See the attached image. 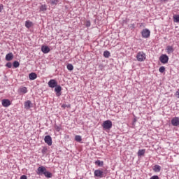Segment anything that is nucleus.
I'll return each instance as SVG.
<instances>
[{
  "instance_id": "bb28decb",
  "label": "nucleus",
  "mask_w": 179,
  "mask_h": 179,
  "mask_svg": "<svg viewBox=\"0 0 179 179\" xmlns=\"http://www.w3.org/2000/svg\"><path fill=\"white\" fill-rule=\"evenodd\" d=\"M68 71H73V65L72 64H67Z\"/></svg>"
},
{
  "instance_id": "2eb2a0df",
  "label": "nucleus",
  "mask_w": 179,
  "mask_h": 179,
  "mask_svg": "<svg viewBox=\"0 0 179 179\" xmlns=\"http://www.w3.org/2000/svg\"><path fill=\"white\" fill-rule=\"evenodd\" d=\"M166 52H167V54H171V53L174 52V47H173L171 45H168L166 47Z\"/></svg>"
},
{
  "instance_id": "c756f323",
  "label": "nucleus",
  "mask_w": 179,
  "mask_h": 179,
  "mask_svg": "<svg viewBox=\"0 0 179 179\" xmlns=\"http://www.w3.org/2000/svg\"><path fill=\"white\" fill-rule=\"evenodd\" d=\"M50 2L52 5H57V3H58V0H51Z\"/></svg>"
},
{
  "instance_id": "c85d7f7f",
  "label": "nucleus",
  "mask_w": 179,
  "mask_h": 179,
  "mask_svg": "<svg viewBox=\"0 0 179 179\" xmlns=\"http://www.w3.org/2000/svg\"><path fill=\"white\" fill-rule=\"evenodd\" d=\"M47 147H43L42 150H41V152L43 153V155H45V153H47Z\"/></svg>"
},
{
  "instance_id": "f8f14e48",
  "label": "nucleus",
  "mask_w": 179,
  "mask_h": 179,
  "mask_svg": "<svg viewBox=\"0 0 179 179\" xmlns=\"http://www.w3.org/2000/svg\"><path fill=\"white\" fill-rule=\"evenodd\" d=\"M171 124L173 125V127H178L179 125V118L178 117H174L171 120Z\"/></svg>"
},
{
  "instance_id": "ddd939ff",
  "label": "nucleus",
  "mask_w": 179,
  "mask_h": 179,
  "mask_svg": "<svg viewBox=\"0 0 179 179\" xmlns=\"http://www.w3.org/2000/svg\"><path fill=\"white\" fill-rule=\"evenodd\" d=\"M31 105H32L31 101L28 100L24 102V108H26V110H30Z\"/></svg>"
},
{
  "instance_id": "c9c22d12",
  "label": "nucleus",
  "mask_w": 179,
  "mask_h": 179,
  "mask_svg": "<svg viewBox=\"0 0 179 179\" xmlns=\"http://www.w3.org/2000/svg\"><path fill=\"white\" fill-rule=\"evenodd\" d=\"M176 97H178V99H179V89H178V90L176 92Z\"/></svg>"
},
{
  "instance_id": "f704fd0d",
  "label": "nucleus",
  "mask_w": 179,
  "mask_h": 179,
  "mask_svg": "<svg viewBox=\"0 0 179 179\" xmlns=\"http://www.w3.org/2000/svg\"><path fill=\"white\" fill-rule=\"evenodd\" d=\"M20 179H27V176H26V175H22V176L20 177Z\"/></svg>"
},
{
  "instance_id": "6e6552de",
  "label": "nucleus",
  "mask_w": 179,
  "mask_h": 179,
  "mask_svg": "<svg viewBox=\"0 0 179 179\" xmlns=\"http://www.w3.org/2000/svg\"><path fill=\"white\" fill-rule=\"evenodd\" d=\"M48 85L49 87L54 89V87H55L58 85V83H57V80L52 79L48 82Z\"/></svg>"
},
{
  "instance_id": "7c9ffc66",
  "label": "nucleus",
  "mask_w": 179,
  "mask_h": 179,
  "mask_svg": "<svg viewBox=\"0 0 179 179\" xmlns=\"http://www.w3.org/2000/svg\"><path fill=\"white\" fill-rule=\"evenodd\" d=\"M12 62H7L6 64V66L7 68H12Z\"/></svg>"
},
{
  "instance_id": "473e14b6",
  "label": "nucleus",
  "mask_w": 179,
  "mask_h": 179,
  "mask_svg": "<svg viewBox=\"0 0 179 179\" xmlns=\"http://www.w3.org/2000/svg\"><path fill=\"white\" fill-rule=\"evenodd\" d=\"M85 26L86 27H90L91 26L90 20H88L86 22Z\"/></svg>"
},
{
  "instance_id": "393cba45",
  "label": "nucleus",
  "mask_w": 179,
  "mask_h": 179,
  "mask_svg": "<svg viewBox=\"0 0 179 179\" xmlns=\"http://www.w3.org/2000/svg\"><path fill=\"white\" fill-rule=\"evenodd\" d=\"M103 57L105 58H109L110 57V52L108 50H106L103 52Z\"/></svg>"
},
{
  "instance_id": "412c9836",
  "label": "nucleus",
  "mask_w": 179,
  "mask_h": 179,
  "mask_svg": "<svg viewBox=\"0 0 179 179\" xmlns=\"http://www.w3.org/2000/svg\"><path fill=\"white\" fill-rule=\"evenodd\" d=\"M153 170L155 171V173H159L160 170H162V167L159 165H155Z\"/></svg>"
},
{
  "instance_id": "a211bd4d",
  "label": "nucleus",
  "mask_w": 179,
  "mask_h": 179,
  "mask_svg": "<svg viewBox=\"0 0 179 179\" xmlns=\"http://www.w3.org/2000/svg\"><path fill=\"white\" fill-rule=\"evenodd\" d=\"M95 164H96V166H98L99 167H103V166H104V162L100 161V160H96V161H95Z\"/></svg>"
},
{
  "instance_id": "4468645a",
  "label": "nucleus",
  "mask_w": 179,
  "mask_h": 179,
  "mask_svg": "<svg viewBox=\"0 0 179 179\" xmlns=\"http://www.w3.org/2000/svg\"><path fill=\"white\" fill-rule=\"evenodd\" d=\"M29 78L30 80H36L37 79V74L36 73H31L29 75Z\"/></svg>"
},
{
  "instance_id": "5701e85b",
  "label": "nucleus",
  "mask_w": 179,
  "mask_h": 179,
  "mask_svg": "<svg viewBox=\"0 0 179 179\" xmlns=\"http://www.w3.org/2000/svg\"><path fill=\"white\" fill-rule=\"evenodd\" d=\"M20 66V63H19V62L15 61L13 62V68H19Z\"/></svg>"
},
{
  "instance_id": "e433bc0d",
  "label": "nucleus",
  "mask_w": 179,
  "mask_h": 179,
  "mask_svg": "<svg viewBox=\"0 0 179 179\" xmlns=\"http://www.w3.org/2000/svg\"><path fill=\"white\" fill-rule=\"evenodd\" d=\"M2 10H3V6L1 5L0 6V13L2 12Z\"/></svg>"
},
{
  "instance_id": "58836bf2",
  "label": "nucleus",
  "mask_w": 179,
  "mask_h": 179,
  "mask_svg": "<svg viewBox=\"0 0 179 179\" xmlns=\"http://www.w3.org/2000/svg\"><path fill=\"white\" fill-rule=\"evenodd\" d=\"M80 179H83V178H80Z\"/></svg>"
},
{
  "instance_id": "7ed1b4c3",
  "label": "nucleus",
  "mask_w": 179,
  "mask_h": 179,
  "mask_svg": "<svg viewBox=\"0 0 179 179\" xmlns=\"http://www.w3.org/2000/svg\"><path fill=\"white\" fill-rule=\"evenodd\" d=\"M106 171H103L100 169H96L94 172V177H98L99 178H103V177H106Z\"/></svg>"
},
{
  "instance_id": "72a5a7b5",
  "label": "nucleus",
  "mask_w": 179,
  "mask_h": 179,
  "mask_svg": "<svg viewBox=\"0 0 179 179\" xmlns=\"http://www.w3.org/2000/svg\"><path fill=\"white\" fill-rule=\"evenodd\" d=\"M150 179H159V176L155 175V176H152Z\"/></svg>"
},
{
  "instance_id": "20e7f679",
  "label": "nucleus",
  "mask_w": 179,
  "mask_h": 179,
  "mask_svg": "<svg viewBox=\"0 0 179 179\" xmlns=\"http://www.w3.org/2000/svg\"><path fill=\"white\" fill-rule=\"evenodd\" d=\"M136 59L139 62H143L146 59V54L143 52H139L137 53Z\"/></svg>"
},
{
  "instance_id": "0eeeda50",
  "label": "nucleus",
  "mask_w": 179,
  "mask_h": 179,
  "mask_svg": "<svg viewBox=\"0 0 179 179\" xmlns=\"http://www.w3.org/2000/svg\"><path fill=\"white\" fill-rule=\"evenodd\" d=\"M45 143L48 145V146H51L52 145V138H51V136L48 135L45 136L44 138Z\"/></svg>"
},
{
  "instance_id": "423d86ee",
  "label": "nucleus",
  "mask_w": 179,
  "mask_h": 179,
  "mask_svg": "<svg viewBox=\"0 0 179 179\" xmlns=\"http://www.w3.org/2000/svg\"><path fill=\"white\" fill-rule=\"evenodd\" d=\"M159 61L162 64H167L169 62V56L167 55H162L159 57Z\"/></svg>"
},
{
  "instance_id": "1a4fd4ad",
  "label": "nucleus",
  "mask_w": 179,
  "mask_h": 179,
  "mask_svg": "<svg viewBox=\"0 0 179 179\" xmlns=\"http://www.w3.org/2000/svg\"><path fill=\"white\" fill-rule=\"evenodd\" d=\"M61 90H62L61 85H57L55 87V92H56L57 97H59V96H61Z\"/></svg>"
},
{
  "instance_id": "dca6fc26",
  "label": "nucleus",
  "mask_w": 179,
  "mask_h": 179,
  "mask_svg": "<svg viewBox=\"0 0 179 179\" xmlns=\"http://www.w3.org/2000/svg\"><path fill=\"white\" fill-rule=\"evenodd\" d=\"M13 59V53L10 52L6 55V61H12Z\"/></svg>"
},
{
  "instance_id": "a878e982",
  "label": "nucleus",
  "mask_w": 179,
  "mask_h": 179,
  "mask_svg": "<svg viewBox=\"0 0 179 179\" xmlns=\"http://www.w3.org/2000/svg\"><path fill=\"white\" fill-rule=\"evenodd\" d=\"M75 141H76V142H82V136L80 135H76L75 136Z\"/></svg>"
},
{
  "instance_id": "9b49d317",
  "label": "nucleus",
  "mask_w": 179,
  "mask_h": 179,
  "mask_svg": "<svg viewBox=\"0 0 179 179\" xmlns=\"http://www.w3.org/2000/svg\"><path fill=\"white\" fill-rule=\"evenodd\" d=\"M1 104H2L3 107H9V106H10V104H12V102H10V101L9 99H3L1 101Z\"/></svg>"
},
{
  "instance_id": "aec40b11",
  "label": "nucleus",
  "mask_w": 179,
  "mask_h": 179,
  "mask_svg": "<svg viewBox=\"0 0 179 179\" xmlns=\"http://www.w3.org/2000/svg\"><path fill=\"white\" fill-rule=\"evenodd\" d=\"M145 152H146V150H145V149L139 150L138 151L137 155H138V156H145Z\"/></svg>"
},
{
  "instance_id": "4c0bfd02",
  "label": "nucleus",
  "mask_w": 179,
  "mask_h": 179,
  "mask_svg": "<svg viewBox=\"0 0 179 179\" xmlns=\"http://www.w3.org/2000/svg\"><path fill=\"white\" fill-rule=\"evenodd\" d=\"M134 122H136V119H134Z\"/></svg>"
},
{
  "instance_id": "4be33fe9",
  "label": "nucleus",
  "mask_w": 179,
  "mask_h": 179,
  "mask_svg": "<svg viewBox=\"0 0 179 179\" xmlns=\"http://www.w3.org/2000/svg\"><path fill=\"white\" fill-rule=\"evenodd\" d=\"M173 19L175 23H179V15H173Z\"/></svg>"
},
{
  "instance_id": "b1692460",
  "label": "nucleus",
  "mask_w": 179,
  "mask_h": 179,
  "mask_svg": "<svg viewBox=\"0 0 179 179\" xmlns=\"http://www.w3.org/2000/svg\"><path fill=\"white\" fill-rule=\"evenodd\" d=\"M39 9H40V10H41V12H44V11H45V10H47V6H45V5H41V6H40Z\"/></svg>"
},
{
  "instance_id": "9d476101",
  "label": "nucleus",
  "mask_w": 179,
  "mask_h": 179,
  "mask_svg": "<svg viewBox=\"0 0 179 179\" xmlns=\"http://www.w3.org/2000/svg\"><path fill=\"white\" fill-rule=\"evenodd\" d=\"M41 51H42V52H43V54H48V52H50V51H51V49L48 45H42Z\"/></svg>"
},
{
  "instance_id": "f03ea898",
  "label": "nucleus",
  "mask_w": 179,
  "mask_h": 179,
  "mask_svg": "<svg viewBox=\"0 0 179 179\" xmlns=\"http://www.w3.org/2000/svg\"><path fill=\"white\" fill-rule=\"evenodd\" d=\"M102 127L103 129L110 131V129L113 128V122H111V120L104 121L102 124Z\"/></svg>"
},
{
  "instance_id": "39448f33",
  "label": "nucleus",
  "mask_w": 179,
  "mask_h": 179,
  "mask_svg": "<svg viewBox=\"0 0 179 179\" xmlns=\"http://www.w3.org/2000/svg\"><path fill=\"white\" fill-rule=\"evenodd\" d=\"M141 34L143 38H149L150 37V31L148 29H144L142 30Z\"/></svg>"
},
{
  "instance_id": "2f4dec72",
  "label": "nucleus",
  "mask_w": 179,
  "mask_h": 179,
  "mask_svg": "<svg viewBox=\"0 0 179 179\" xmlns=\"http://www.w3.org/2000/svg\"><path fill=\"white\" fill-rule=\"evenodd\" d=\"M62 107L63 108H71V105H66V104H63L62 106Z\"/></svg>"
},
{
  "instance_id": "f3484780",
  "label": "nucleus",
  "mask_w": 179,
  "mask_h": 179,
  "mask_svg": "<svg viewBox=\"0 0 179 179\" xmlns=\"http://www.w3.org/2000/svg\"><path fill=\"white\" fill-rule=\"evenodd\" d=\"M32 26L33 22L31 21L27 20L25 22V27H27V29H30V27H31Z\"/></svg>"
},
{
  "instance_id": "f257e3e1",
  "label": "nucleus",
  "mask_w": 179,
  "mask_h": 179,
  "mask_svg": "<svg viewBox=\"0 0 179 179\" xmlns=\"http://www.w3.org/2000/svg\"><path fill=\"white\" fill-rule=\"evenodd\" d=\"M36 173L38 176H45L46 178H51L52 177V173L51 172L47 171L45 166H39L37 169Z\"/></svg>"
},
{
  "instance_id": "cd10ccee",
  "label": "nucleus",
  "mask_w": 179,
  "mask_h": 179,
  "mask_svg": "<svg viewBox=\"0 0 179 179\" xmlns=\"http://www.w3.org/2000/svg\"><path fill=\"white\" fill-rule=\"evenodd\" d=\"M159 71L161 73H163L164 72V71H166V67L162 66L159 67Z\"/></svg>"
},
{
  "instance_id": "6ab92c4d",
  "label": "nucleus",
  "mask_w": 179,
  "mask_h": 179,
  "mask_svg": "<svg viewBox=\"0 0 179 179\" xmlns=\"http://www.w3.org/2000/svg\"><path fill=\"white\" fill-rule=\"evenodd\" d=\"M20 93H22L23 94H26V93H27V87H21L19 89Z\"/></svg>"
}]
</instances>
